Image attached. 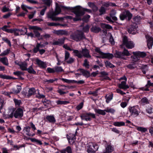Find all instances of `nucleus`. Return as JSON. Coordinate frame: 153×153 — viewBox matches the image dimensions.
Returning <instances> with one entry per match:
<instances>
[{
    "mask_svg": "<svg viewBox=\"0 0 153 153\" xmlns=\"http://www.w3.org/2000/svg\"><path fill=\"white\" fill-rule=\"evenodd\" d=\"M132 16V14L128 10H125L122 12L119 16L120 19L122 21L125 19L128 21H130Z\"/></svg>",
    "mask_w": 153,
    "mask_h": 153,
    "instance_id": "obj_6",
    "label": "nucleus"
},
{
    "mask_svg": "<svg viewBox=\"0 0 153 153\" xmlns=\"http://www.w3.org/2000/svg\"><path fill=\"white\" fill-rule=\"evenodd\" d=\"M105 66L107 68L109 67L111 68H113L115 67V66L109 61H106L105 62Z\"/></svg>",
    "mask_w": 153,
    "mask_h": 153,
    "instance_id": "obj_39",
    "label": "nucleus"
},
{
    "mask_svg": "<svg viewBox=\"0 0 153 153\" xmlns=\"http://www.w3.org/2000/svg\"><path fill=\"white\" fill-rule=\"evenodd\" d=\"M147 39V45L149 49L151 48L153 44V38L149 35L146 36Z\"/></svg>",
    "mask_w": 153,
    "mask_h": 153,
    "instance_id": "obj_16",
    "label": "nucleus"
},
{
    "mask_svg": "<svg viewBox=\"0 0 153 153\" xmlns=\"http://www.w3.org/2000/svg\"><path fill=\"white\" fill-rule=\"evenodd\" d=\"M70 38L77 42L85 39V37L83 32L78 30L71 34L70 36Z\"/></svg>",
    "mask_w": 153,
    "mask_h": 153,
    "instance_id": "obj_3",
    "label": "nucleus"
},
{
    "mask_svg": "<svg viewBox=\"0 0 153 153\" xmlns=\"http://www.w3.org/2000/svg\"><path fill=\"white\" fill-rule=\"evenodd\" d=\"M39 44H37L36 47L33 49V52L34 53H36L39 51L40 54V55H42L45 53V51L44 49H39Z\"/></svg>",
    "mask_w": 153,
    "mask_h": 153,
    "instance_id": "obj_15",
    "label": "nucleus"
},
{
    "mask_svg": "<svg viewBox=\"0 0 153 153\" xmlns=\"http://www.w3.org/2000/svg\"><path fill=\"white\" fill-rule=\"evenodd\" d=\"M133 56H131V58L134 62H137L140 60V58H143L146 56V53L144 52L137 51L133 52Z\"/></svg>",
    "mask_w": 153,
    "mask_h": 153,
    "instance_id": "obj_5",
    "label": "nucleus"
},
{
    "mask_svg": "<svg viewBox=\"0 0 153 153\" xmlns=\"http://www.w3.org/2000/svg\"><path fill=\"white\" fill-rule=\"evenodd\" d=\"M42 102L43 103L44 105L47 107H48V105L51 104V102L49 100H47L46 98L42 100Z\"/></svg>",
    "mask_w": 153,
    "mask_h": 153,
    "instance_id": "obj_33",
    "label": "nucleus"
},
{
    "mask_svg": "<svg viewBox=\"0 0 153 153\" xmlns=\"http://www.w3.org/2000/svg\"><path fill=\"white\" fill-rule=\"evenodd\" d=\"M30 140L32 142H36L39 145H42V142L41 141L36 139L35 138H31Z\"/></svg>",
    "mask_w": 153,
    "mask_h": 153,
    "instance_id": "obj_45",
    "label": "nucleus"
},
{
    "mask_svg": "<svg viewBox=\"0 0 153 153\" xmlns=\"http://www.w3.org/2000/svg\"><path fill=\"white\" fill-rule=\"evenodd\" d=\"M99 11L100 12L99 15L101 16L105 13L106 9L103 6H101L99 10Z\"/></svg>",
    "mask_w": 153,
    "mask_h": 153,
    "instance_id": "obj_40",
    "label": "nucleus"
},
{
    "mask_svg": "<svg viewBox=\"0 0 153 153\" xmlns=\"http://www.w3.org/2000/svg\"><path fill=\"white\" fill-rule=\"evenodd\" d=\"M83 106V103L81 102L79 105L76 107V108L77 111H79L82 109Z\"/></svg>",
    "mask_w": 153,
    "mask_h": 153,
    "instance_id": "obj_61",
    "label": "nucleus"
},
{
    "mask_svg": "<svg viewBox=\"0 0 153 153\" xmlns=\"http://www.w3.org/2000/svg\"><path fill=\"white\" fill-rule=\"evenodd\" d=\"M136 29V26L131 25L128 30V32L130 33L133 34Z\"/></svg>",
    "mask_w": 153,
    "mask_h": 153,
    "instance_id": "obj_43",
    "label": "nucleus"
},
{
    "mask_svg": "<svg viewBox=\"0 0 153 153\" xmlns=\"http://www.w3.org/2000/svg\"><path fill=\"white\" fill-rule=\"evenodd\" d=\"M10 50L9 49H7L4 51L3 52L0 54V56H3L8 54L10 52Z\"/></svg>",
    "mask_w": 153,
    "mask_h": 153,
    "instance_id": "obj_50",
    "label": "nucleus"
},
{
    "mask_svg": "<svg viewBox=\"0 0 153 153\" xmlns=\"http://www.w3.org/2000/svg\"><path fill=\"white\" fill-rule=\"evenodd\" d=\"M141 19V17L140 16L137 15L133 18V20L136 23H138Z\"/></svg>",
    "mask_w": 153,
    "mask_h": 153,
    "instance_id": "obj_48",
    "label": "nucleus"
},
{
    "mask_svg": "<svg viewBox=\"0 0 153 153\" xmlns=\"http://www.w3.org/2000/svg\"><path fill=\"white\" fill-rule=\"evenodd\" d=\"M141 102L143 103L144 105L149 104V103L148 100L146 97H144L143 98L141 99Z\"/></svg>",
    "mask_w": 153,
    "mask_h": 153,
    "instance_id": "obj_49",
    "label": "nucleus"
},
{
    "mask_svg": "<svg viewBox=\"0 0 153 153\" xmlns=\"http://www.w3.org/2000/svg\"><path fill=\"white\" fill-rule=\"evenodd\" d=\"M55 33L58 36H68L69 35L68 32L66 30H56L55 32Z\"/></svg>",
    "mask_w": 153,
    "mask_h": 153,
    "instance_id": "obj_17",
    "label": "nucleus"
},
{
    "mask_svg": "<svg viewBox=\"0 0 153 153\" xmlns=\"http://www.w3.org/2000/svg\"><path fill=\"white\" fill-rule=\"evenodd\" d=\"M101 55L102 56L101 58L102 59L106 58L110 59L114 57V55L112 54L109 53H105L103 52Z\"/></svg>",
    "mask_w": 153,
    "mask_h": 153,
    "instance_id": "obj_23",
    "label": "nucleus"
},
{
    "mask_svg": "<svg viewBox=\"0 0 153 153\" xmlns=\"http://www.w3.org/2000/svg\"><path fill=\"white\" fill-rule=\"evenodd\" d=\"M0 62L5 65L7 66L9 64L8 59L7 57H4L0 58Z\"/></svg>",
    "mask_w": 153,
    "mask_h": 153,
    "instance_id": "obj_31",
    "label": "nucleus"
},
{
    "mask_svg": "<svg viewBox=\"0 0 153 153\" xmlns=\"http://www.w3.org/2000/svg\"><path fill=\"white\" fill-rule=\"evenodd\" d=\"M0 78L3 79H12V77L6 75H3L2 74H0Z\"/></svg>",
    "mask_w": 153,
    "mask_h": 153,
    "instance_id": "obj_55",
    "label": "nucleus"
},
{
    "mask_svg": "<svg viewBox=\"0 0 153 153\" xmlns=\"http://www.w3.org/2000/svg\"><path fill=\"white\" fill-rule=\"evenodd\" d=\"M63 150L65 152H67L68 153H72V149L70 146H67Z\"/></svg>",
    "mask_w": 153,
    "mask_h": 153,
    "instance_id": "obj_53",
    "label": "nucleus"
},
{
    "mask_svg": "<svg viewBox=\"0 0 153 153\" xmlns=\"http://www.w3.org/2000/svg\"><path fill=\"white\" fill-rule=\"evenodd\" d=\"M70 102L67 101H61L57 100L56 101V103L57 105H66L69 103Z\"/></svg>",
    "mask_w": 153,
    "mask_h": 153,
    "instance_id": "obj_34",
    "label": "nucleus"
},
{
    "mask_svg": "<svg viewBox=\"0 0 153 153\" xmlns=\"http://www.w3.org/2000/svg\"><path fill=\"white\" fill-rule=\"evenodd\" d=\"M94 111L96 113L98 114H100L105 115L106 114L105 111V109L102 110L100 109H95Z\"/></svg>",
    "mask_w": 153,
    "mask_h": 153,
    "instance_id": "obj_32",
    "label": "nucleus"
},
{
    "mask_svg": "<svg viewBox=\"0 0 153 153\" xmlns=\"http://www.w3.org/2000/svg\"><path fill=\"white\" fill-rule=\"evenodd\" d=\"M129 111L130 113V115L133 117L137 116L139 114L138 107L134 106H130L128 108Z\"/></svg>",
    "mask_w": 153,
    "mask_h": 153,
    "instance_id": "obj_12",
    "label": "nucleus"
},
{
    "mask_svg": "<svg viewBox=\"0 0 153 153\" xmlns=\"http://www.w3.org/2000/svg\"><path fill=\"white\" fill-rule=\"evenodd\" d=\"M47 71L48 73H53L55 72L54 68H47Z\"/></svg>",
    "mask_w": 153,
    "mask_h": 153,
    "instance_id": "obj_62",
    "label": "nucleus"
},
{
    "mask_svg": "<svg viewBox=\"0 0 153 153\" xmlns=\"http://www.w3.org/2000/svg\"><path fill=\"white\" fill-rule=\"evenodd\" d=\"M13 74L15 75H17L18 76H20L22 75H24V73L20 71H17L15 72H14L13 73Z\"/></svg>",
    "mask_w": 153,
    "mask_h": 153,
    "instance_id": "obj_64",
    "label": "nucleus"
},
{
    "mask_svg": "<svg viewBox=\"0 0 153 153\" xmlns=\"http://www.w3.org/2000/svg\"><path fill=\"white\" fill-rule=\"evenodd\" d=\"M80 8V7L79 6L73 8V13L76 15V17L73 19V20L74 21L81 20V16L85 14V12L86 11L89 13L91 12V10L84 8L81 10Z\"/></svg>",
    "mask_w": 153,
    "mask_h": 153,
    "instance_id": "obj_1",
    "label": "nucleus"
},
{
    "mask_svg": "<svg viewBox=\"0 0 153 153\" xmlns=\"http://www.w3.org/2000/svg\"><path fill=\"white\" fill-rule=\"evenodd\" d=\"M61 8L65 10H73V8L72 7H66L63 5L59 6L57 3H56V9L55 12L56 13L58 14L60 13L61 12Z\"/></svg>",
    "mask_w": 153,
    "mask_h": 153,
    "instance_id": "obj_11",
    "label": "nucleus"
},
{
    "mask_svg": "<svg viewBox=\"0 0 153 153\" xmlns=\"http://www.w3.org/2000/svg\"><path fill=\"white\" fill-rule=\"evenodd\" d=\"M2 39L4 42H6L10 47L11 46V45L10 41L7 38L3 37Z\"/></svg>",
    "mask_w": 153,
    "mask_h": 153,
    "instance_id": "obj_57",
    "label": "nucleus"
},
{
    "mask_svg": "<svg viewBox=\"0 0 153 153\" xmlns=\"http://www.w3.org/2000/svg\"><path fill=\"white\" fill-rule=\"evenodd\" d=\"M90 17V15H87L85 16L82 20L84 22H87L88 21Z\"/></svg>",
    "mask_w": 153,
    "mask_h": 153,
    "instance_id": "obj_52",
    "label": "nucleus"
},
{
    "mask_svg": "<svg viewBox=\"0 0 153 153\" xmlns=\"http://www.w3.org/2000/svg\"><path fill=\"white\" fill-rule=\"evenodd\" d=\"M90 26L88 25H87L85 27H83L82 28V30L85 33H88L89 30Z\"/></svg>",
    "mask_w": 153,
    "mask_h": 153,
    "instance_id": "obj_54",
    "label": "nucleus"
},
{
    "mask_svg": "<svg viewBox=\"0 0 153 153\" xmlns=\"http://www.w3.org/2000/svg\"><path fill=\"white\" fill-rule=\"evenodd\" d=\"M114 57L116 58H119L123 60H126L127 58L125 56H128L131 55L128 51L124 48L123 52L116 51L114 54Z\"/></svg>",
    "mask_w": 153,
    "mask_h": 153,
    "instance_id": "obj_4",
    "label": "nucleus"
},
{
    "mask_svg": "<svg viewBox=\"0 0 153 153\" xmlns=\"http://www.w3.org/2000/svg\"><path fill=\"white\" fill-rule=\"evenodd\" d=\"M57 80L58 79L57 78H54L49 80L46 79L45 80V82H48V83H53L54 81Z\"/></svg>",
    "mask_w": 153,
    "mask_h": 153,
    "instance_id": "obj_59",
    "label": "nucleus"
},
{
    "mask_svg": "<svg viewBox=\"0 0 153 153\" xmlns=\"http://www.w3.org/2000/svg\"><path fill=\"white\" fill-rule=\"evenodd\" d=\"M8 27L7 25H4L1 28V29L4 31L8 33H13L15 36H18L19 35V29H9L7 28Z\"/></svg>",
    "mask_w": 153,
    "mask_h": 153,
    "instance_id": "obj_9",
    "label": "nucleus"
},
{
    "mask_svg": "<svg viewBox=\"0 0 153 153\" xmlns=\"http://www.w3.org/2000/svg\"><path fill=\"white\" fill-rule=\"evenodd\" d=\"M27 28L26 27H24L21 29H19V32H21V35H24L25 34H26L27 32Z\"/></svg>",
    "mask_w": 153,
    "mask_h": 153,
    "instance_id": "obj_46",
    "label": "nucleus"
},
{
    "mask_svg": "<svg viewBox=\"0 0 153 153\" xmlns=\"http://www.w3.org/2000/svg\"><path fill=\"white\" fill-rule=\"evenodd\" d=\"M90 117H91L94 119L96 118L95 114L91 113H83L80 116L82 120H85L86 121H90L91 120V118Z\"/></svg>",
    "mask_w": 153,
    "mask_h": 153,
    "instance_id": "obj_10",
    "label": "nucleus"
},
{
    "mask_svg": "<svg viewBox=\"0 0 153 153\" xmlns=\"http://www.w3.org/2000/svg\"><path fill=\"white\" fill-rule=\"evenodd\" d=\"M66 38L64 37L62 38L59 39H58V41L60 44L61 45H62L64 43L66 39Z\"/></svg>",
    "mask_w": 153,
    "mask_h": 153,
    "instance_id": "obj_58",
    "label": "nucleus"
},
{
    "mask_svg": "<svg viewBox=\"0 0 153 153\" xmlns=\"http://www.w3.org/2000/svg\"><path fill=\"white\" fill-rule=\"evenodd\" d=\"M30 127L29 126H27L24 127L23 131L24 132H26V134L29 136H33L35 134H32L30 133Z\"/></svg>",
    "mask_w": 153,
    "mask_h": 153,
    "instance_id": "obj_24",
    "label": "nucleus"
},
{
    "mask_svg": "<svg viewBox=\"0 0 153 153\" xmlns=\"http://www.w3.org/2000/svg\"><path fill=\"white\" fill-rule=\"evenodd\" d=\"M114 151V148L112 146L110 145H107L106 146L105 151L103 153H112Z\"/></svg>",
    "mask_w": 153,
    "mask_h": 153,
    "instance_id": "obj_26",
    "label": "nucleus"
},
{
    "mask_svg": "<svg viewBox=\"0 0 153 153\" xmlns=\"http://www.w3.org/2000/svg\"><path fill=\"white\" fill-rule=\"evenodd\" d=\"M89 62L88 61L87 59H85L82 65L87 69H88L89 68L90 65Z\"/></svg>",
    "mask_w": 153,
    "mask_h": 153,
    "instance_id": "obj_41",
    "label": "nucleus"
},
{
    "mask_svg": "<svg viewBox=\"0 0 153 153\" xmlns=\"http://www.w3.org/2000/svg\"><path fill=\"white\" fill-rule=\"evenodd\" d=\"M26 71H27L30 74H36V71L33 68L32 65H31L28 68H27Z\"/></svg>",
    "mask_w": 153,
    "mask_h": 153,
    "instance_id": "obj_35",
    "label": "nucleus"
},
{
    "mask_svg": "<svg viewBox=\"0 0 153 153\" xmlns=\"http://www.w3.org/2000/svg\"><path fill=\"white\" fill-rule=\"evenodd\" d=\"M77 71H79L82 75L88 78L90 76V74L89 72L82 68H79Z\"/></svg>",
    "mask_w": 153,
    "mask_h": 153,
    "instance_id": "obj_20",
    "label": "nucleus"
},
{
    "mask_svg": "<svg viewBox=\"0 0 153 153\" xmlns=\"http://www.w3.org/2000/svg\"><path fill=\"white\" fill-rule=\"evenodd\" d=\"M65 61L68 64H71L74 62V59L72 57H70Z\"/></svg>",
    "mask_w": 153,
    "mask_h": 153,
    "instance_id": "obj_56",
    "label": "nucleus"
},
{
    "mask_svg": "<svg viewBox=\"0 0 153 153\" xmlns=\"http://www.w3.org/2000/svg\"><path fill=\"white\" fill-rule=\"evenodd\" d=\"M54 69L56 72H61L64 71L63 69L61 66H55L54 67Z\"/></svg>",
    "mask_w": 153,
    "mask_h": 153,
    "instance_id": "obj_44",
    "label": "nucleus"
},
{
    "mask_svg": "<svg viewBox=\"0 0 153 153\" xmlns=\"http://www.w3.org/2000/svg\"><path fill=\"white\" fill-rule=\"evenodd\" d=\"M69 143L70 144H73L76 139V135L73 134H69L68 137H67Z\"/></svg>",
    "mask_w": 153,
    "mask_h": 153,
    "instance_id": "obj_19",
    "label": "nucleus"
},
{
    "mask_svg": "<svg viewBox=\"0 0 153 153\" xmlns=\"http://www.w3.org/2000/svg\"><path fill=\"white\" fill-rule=\"evenodd\" d=\"M36 61V64L40 68L44 69L47 67L46 64L39 59H37Z\"/></svg>",
    "mask_w": 153,
    "mask_h": 153,
    "instance_id": "obj_18",
    "label": "nucleus"
},
{
    "mask_svg": "<svg viewBox=\"0 0 153 153\" xmlns=\"http://www.w3.org/2000/svg\"><path fill=\"white\" fill-rule=\"evenodd\" d=\"M58 14L54 12H50L48 14V18L51 19L53 21L60 20L63 19L62 18H56L55 16Z\"/></svg>",
    "mask_w": 153,
    "mask_h": 153,
    "instance_id": "obj_14",
    "label": "nucleus"
},
{
    "mask_svg": "<svg viewBox=\"0 0 153 153\" xmlns=\"http://www.w3.org/2000/svg\"><path fill=\"white\" fill-rule=\"evenodd\" d=\"M83 56L87 58H91V55L89 54V51L86 48L82 49V51Z\"/></svg>",
    "mask_w": 153,
    "mask_h": 153,
    "instance_id": "obj_21",
    "label": "nucleus"
},
{
    "mask_svg": "<svg viewBox=\"0 0 153 153\" xmlns=\"http://www.w3.org/2000/svg\"><path fill=\"white\" fill-rule=\"evenodd\" d=\"M36 92L35 89L33 88H30L28 91V93L26 96V97L29 98L33 95L34 94V93Z\"/></svg>",
    "mask_w": 153,
    "mask_h": 153,
    "instance_id": "obj_29",
    "label": "nucleus"
},
{
    "mask_svg": "<svg viewBox=\"0 0 153 153\" xmlns=\"http://www.w3.org/2000/svg\"><path fill=\"white\" fill-rule=\"evenodd\" d=\"M70 56V53L68 51H65V61L67 60L69 57Z\"/></svg>",
    "mask_w": 153,
    "mask_h": 153,
    "instance_id": "obj_63",
    "label": "nucleus"
},
{
    "mask_svg": "<svg viewBox=\"0 0 153 153\" xmlns=\"http://www.w3.org/2000/svg\"><path fill=\"white\" fill-rule=\"evenodd\" d=\"M113 94L111 93L109 95H106L105 96V98L106 100L105 101L107 103L109 102L113 99Z\"/></svg>",
    "mask_w": 153,
    "mask_h": 153,
    "instance_id": "obj_30",
    "label": "nucleus"
},
{
    "mask_svg": "<svg viewBox=\"0 0 153 153\" xmlns=\"http://www.w3.org/2000/svg\"><path fill=\"white\" fill-rule=\"evenodd\" d=\"M91 30L92 32L95 33H98L101 31V29L99 27H93L91 28Z\"/></svg>",
    "mask_w": 153,
    "mask_h": 153,
    "instance_id": "obj_36",
    "label": "nucleus"
},
{
    "mask_svg": "<svg viewBox=\"0 0 153 153\" xmlns=\"http://www.w3.org/2000/svg\"><path fill=\"white\" fill-rule=\"evenodd\" d=\"M73 53H74V56H77L78 58H81L83 57V55L81 53L80 51H79L77 50H73Z\"/></svg>",
    "mask_w": 153,
    "mask_h": 153,
    "instance_id": "obj_28",
    "label": "nucleus"
},
{
    "mask_svg": "<svg viewBox=\"0 0 153 153\" xmlns=\"http://www.w3.org/2000/svg\"><path fill=\"white\" fill-rule=\"evenodd\" d=\"M87 150L88 153H94L98 149V145L94 143H89L87 145Z\"/></svg>",
    "mask_w": 153,
    "mask_h": 153,
    "instance_id": "obj_7",
    "label": "nucleus"
},
{
    "mask_svg": "<svg viewBox=\"0 0 153 153\" xmlns=\"http://www.w3.org/2000/svg\"><path fill=\"white\" fill-rule=\"evenodd\" d=\"M13 100L16 106L17 107H19L21 104L22 103V101L20 100H19L15 98L13 99Z\"/></svg>",
    "mask_w": 153,
    "mask_h": 153,
    "instance_id": "obj_42",
    "label": "nucleus"
},
{
    "mask_svg": "<svg viewBox=\"0 0 153 153\" xmlns=\"http://www.w3.org/2000/svg\"><path fill=\"white\" fill-rule=\"evenodd\" d=\"M11 113L8 116L7 118H12L14 117L16 119H21L23 116L24 113L23 109L20 108L16 109L15 108L12 109Z\"/></svg>",
    "mask_w": 153,
    "mask_h": 153,
    "instance_id": "obj_2",
    "label": "nucleus"
},
{
    "mask_svg": "<svg viewBox=\"0 0 153 153\" xmlns=\"http://www.w3.org/2000/svg\"><path fill=\"white\" fill-rule=\"evenodd\" d=\"M137 129L142 133L146 132L147 131V129L146 128L141 127H137Z\"/></svg>",
    "mask_w": 153,
    "mask_h": 153,
    "instance_id": "obj_47",
    "label": "nucleus"
},
{
    "mask_svg": "<svg viewBox=\"0 0 153 153\" xmlns=\"http://www.w3.org/2000/svg\"><path fill=\"white\" fill-rule=\"evenodd\" d=\"M106 112L108 113H110L112 114H114L115 111V109L113 108H107L106 109H105Z\"/></svg>",
    "mask_w": 153,
    "mask_h": 153,
    "instance_id": "obj_51",
    "label": "nucleus"
},
{
    "mask_svg": "<svg viewBox=\"0 0 153 153\" xmlns=\"http://www.w3.org/2000/svg\"><path fill=\"white\" fill-rule=\"evenodd\" d=\"M16 89L15 88L12 89V91H14V94H17L19 93L22 90V88L20 86H17Z\"/></svg>",
    "mask_w": 153,
    "mask_h": 153,
    "instance_id": "obj_38",
    "label": "nucleus"
},
{
    "mask_svg": "<svg viewBox=\"0 0 153 153\" xmlns=\"http://www.w3.org/2000/svg\"><path fill=\"white\" fill-rule=\"evenodd\" d=\"M125 45L128 49H132L134 47V44L131 41H128V37L124 36L123 39L122 44Z\"/></svg>",
    "mask_w": 153,
    "mask_h": 153,
    "instance_id": "obj_8",
    "label": "nucleus"
},
{
    "mask_svg": "<svg viewBox=\"0 0 153 153\" xmlns=\"http://www.w3.org/2000/svg\"><path fill=\"white\" fill-rule=\"evenodd\" d=\"M15 63L16 64L19 66L20 68L22 70L26 71L27 69V64L26 63L22 62L21 63L19 64V63H16V62H15Z\"/></svg>",
    "mask_w": 153,
    "mask_h": 153,
    "instance_id": "obj_27",
    "label": "nucleus"
},
{
    "mask_svg": "<svg viewBox=\"0 0 153 153\" xmlns=\"http://www.w3.org/2000/svg\"><path fill=\"white\" fill-rule=\"evenodd\" d=\"M152 108L151 106H149L146 109V111L149 114H152Z\"/></svg>",
    "mask_w": 153,
    "mask_h": 153,
    "instance_id": "obj_60",
    "label": "nucleus"
},
{
    "mask_svg": "<svg viewBox=\"0 0 153 153\" xmlns=\"http://www.w3.org/2000/svg\"><path fill=\"white\" fill-rule=\"evenodd\" d=\"M29 28L30 29L33 30V32L34 34V38H39L40 37V34L38 30L42 31V29L40 27L37 26H30Z\"/></svg>",
    "mask_w": 153,
    "mask_h": 153,
    "instance_id": "obj_13",
    "label": "nucleus"
},
{
    "mask_svg": "<svg viewBox=\"0 0 153 153\" xmlns=\"http://www.w3.org/2000/svg\"><path fill=\"white\" fill-rule=\"evenodd\" d=\"M119 88L125 90L129 88V86L126 85V81H123L121 82V83L118 85Z\"/></svg>",
    "mask_w": 153,
    "mask_h": 153,
    "instance_id": "obj_22",
    "label": "nucleus"
},
{
    "mask_svg": "<svg viewBox=\"0 0 153 153\" xmlns=\"http://www.w3.org/2000/svg\"><path fill=\"white\" fill-rule=\"evenodd\" d=\"M45 119L51 123H54L56 122V120L53 115L47 116L45 118Z\"/></svg>",
    "mask_w": 153,
    "mask_h": 153,
    "instance_id": "obj_25",
    "label": "nucleus"
},
{
    "mask_svg": "<svg viewBox=\"0 0 153 153\" xmlns=\"http://www.w3.org/2000/svg\"><path fill=\"white\" fill-rule=\"evenodd\" d=\"M113 125L116 126H124L125 123L123 122H115L113 123Z\"/></svg>",
    "mask_w": 153,
    "mask_h": 153,
    "instance_id": "obj_37",
    "label": "nucleus"
}]
</instances>
